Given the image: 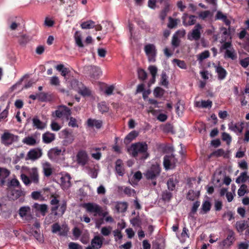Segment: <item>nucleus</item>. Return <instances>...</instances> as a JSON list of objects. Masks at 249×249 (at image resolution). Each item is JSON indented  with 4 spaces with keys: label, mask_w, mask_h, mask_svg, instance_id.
<instances>
[{
    "label": "nucleus",
    "mask_w": 249,
    "mask_h": 249,
    "mask_svg": "<svg viewBox=\"0 0 249 249\" xmlns=\"http://www.w3.org/2000/svg\"><path fill=\"white\" fill-rule=\"evenodd\" d=\"M147 149L148 146L145 142H137L132 144L128 149V151L132 157L136 158L140 155V159L144 160L149 155Z\"/></svg>",
    "instance_id": "1"
},
{
    "label": "nucleus",
    "mask_w": 249,
    "mask_h": 249,
    "mask_svg": "<svg viewBox=\"0 0 249 249\" xmlns=\"http://www.w3.org/2000/svg\"><path fill=\"white\" fill-rule=\"evenodd\" d=\"M144 50L146 54L148 56V60L150 62H155L157 49L155 45L153 44H148L144 46Z\"/></svg>",
    "instance_id": "2"
},
{
    "label": "nucleus",
    "mask_w": 249,
    "mask_h": 249,
    "mask_svg": "<svg viewBox=\"0 0 249 249\" xmlns=\"http://www.w3.org/2000/svg\"><path fill=\"white\" fill-rule=\"evenodd\" d=\"M160 169L158 165H152L150 169L147 170L144 174L148 179L155 180L160 174Z\"/></svg>",
    "instance_id": "3"
},
{
    "label": "nucleus",
    "mask_w": 249,
    "mask_h": 249,
    "mask_svg": "<svg viewBox=\"0 0 249 249\" xmlns=\"http://www.w3.org/2000/svg\"><path fill=\"white\" fill-rule=\"evenodd\" d=\"M71 114V111L69 108L65 106H60L58 107L57 109L52 113L53 117H56L57 118H61L63 115L66 116L68 118Z\"/></svg>",
    "instance_id": "4"
},
{
    "label": "nucleus",
    "mask_w": 249,
    "mask_h": 249,
    "mask_svg": "<svg viewBox=\"0 0 249 249\" xmlns=\"http://www.w3.org/2000/svg\"><path fill=\"white\" fill-rule=\"evenodd\" d=\"M178 160L173 154L165 155L164 157L163 165L166 170L174 168Z\"/></svg>",
    "instance_id": "5"
},
{
    "label": "nucleus",
    "mask_w": 249,
    "mask_h": 249,
    "mask_svg": "<svg viewBox=\"0 0 249 249\" xmlns=\"http://www.w3.org/2000/svg\"><path fill=\"white\" fill-rule=\"evenodd\" d=\"M18 136L13 134L5 132L1 136L2 142L6 145L11 144L14 142L18 141Z\"/></svg>",
    "instance_id": "6"
},
{
    "label": "nucleus",
    "mask_w": 249,
    "mask_h": 249,
    "mask_svg": "<svg viewBox=\"0 0 249 249\" xmlns=\"http://www.w3.org/2000/svg\"><path fill=\"white\" fill-rule=\"evenodd\" d=\"M84 207L86 209L87 211L89 213H96L94 214V216H96L97 214L99 215H101L102 208L98 205L92 203H85L84 204Z\"/></svg>",
    "instance_id": "7"
},
{
    "label": "nucleus",
    "mask_w": 249,
    "mask_h": 249,
    "mask_svg": "<svg viewBox=\"0 0 249 249\" xmlns=\"http://www.w3.org/2000/svg\"><path fill=\"white\" fill-rule=\"evenodd\" d=\"M234 234L232 231H229L226 239L220 243L219 246L222 249H224V248H227L232 244L235 240Z\"/></svg>",
    "instance_id": "8"
},
{
    "label": "nucleus",
    "mask_w": 249,
    "mask_h": 249,
    "mask_svg": "<svg viewBox=\"0 0 249 249\" xmlns=\"http://www.w3.org/2000/svg\"><path fill=\"white\" fill-rule=\"evenodd\" d=\"M202 29L201 25L198 23L195 26L191 33V36H188V38L189 40H198L200 39L201 36L200 30Z\"/></svg>",
    "instance_id": "9"
},
{
    "label": "nucleus",
    "mask_w": 249,
    "mask_h": 249,
    "mask_svg": "<svg viewBox=\"0 0 249 249\" xmlns=\"http://www.w3.org/2000/svg\"><path fill=\"white\" fill-rule=\"evenodd\" d=\"M42 154L41 149H33L28 152L26 160H35L40 158L42 156Z\"/></svg>",
    "instance_id": "10"
},
{
    "label": "nucleus",
    "mask_w": 249,
    "mask_h": 249,
    "mask_svg": "<svg viewBox=\"0 0 249 249\" xmlns=\"http://www.w3.org/2000/svg\"><path fill=\"white\" fill-rule=\"evenodd\" d=\"M77 163L82 165H85L88 161V157L86 152L81 151L78 153L77 155Z\"/></svg>",
    "instance_id": "11"
},
{
    "label": "nucleus",
    "mask_w": 249,
    "mask_h": 249,
    "mask_svg": "<svg viewBox=\"0 0 249 249\" xmlns=\"http://www.w3.org/2000/svg\"><path fill=\"white\" fill-rule=\"evenodd\" d=\"M63 134L64 136V139L63 141V143L65 145H68L72 142L74 138L72 134L69 132L67 130H64L62 131Z\"/></svg>",
    "instance_id": "12"
},
{
    "label": "nucleus",
    "mask_w": 249,
    "mask_h": 249,
    "mask_svg": "<svg viewBox=\"0 0 249 249\" xmlns=\"http://www.w3.org/2000/svg\"><path fill=\"white\" fill-rule=\"evenodd\" d=\"M103 238L99 236H95L91 240V246L95 249H99L102 247L103 245Z\"/></svg>",
    "instance_id": "13"
},
{
    "label": "nucleus",
    "mask_w": 249,
    "mask_h": 249,
    "mask_svg": "<svg viewBox=\"0 0 249 249\" xmlns=\"http://www.w3.org/2000/svg\"><path fill=\"white\" fill-rule=\"evenodd\" d=\"M23 195V192L20 189H12L8 193V197L11 199L16 200Z\"/></svg>",
    "instance_id": "14"
},
{
    "label": "nucleus",
    "mask_w": 249,
    "mask_h": 249,
    "mask_svg": "<svg viewBox=\"0 0 249 249\" xmlns=\"http://www.w3.org/2000/svg\"><path fill=\"white\" fill-rule=\"evenodd\" d=\"M10 173V172L8 169L0 167V182L1 186L4 184L5 179L9 176Z\"/></svg>",
    "instance_id": "15"
},
{
    "label": "nucleus",
    "mask_w": 249,
    "mask_h": 249,
    "mask_svg": "<svg viewBox=\"0 0 249 249\" xmlns=\"http://www.w3.org/2000/svg\"><path fill=\"white\" fill-rule=\"evenodd\" d=\"M87 124L89 127L95 126L97 129H100L102 126L103 122L100 120L89 118L87 121Z\"/></svg>",
    "instance_id": "16"
},
{
    "label": "nucleus",
    "mask_w": 249,
    "mask_h": 249,
    "mask_svg": "<svg viewBox=\"0 0 249 249\" xmlns=\"http://www.w3.org/2000/svg\"><path fill=\"white\" fill-rule=\"evenodd\" d=\"M215 71L218 74V78L219 80L224 79L227 75L226 71L221 66H215Z\"/></svg>",
    "instance_id": "17"
},
{
    "label": "nucleus",
    "mask_w": 249,
    "mask_h": 249,
    "mask_svg": "<svg viewBox=\"0 0 249 249\" xmlns=\"http://www.w3.org/2000/svg\"><path fill=\"white\" fill-rule=\"evenodd\" d=\"M30 178L35 183L37 184L39 181L38 174L36 168H32L29 172Z\"/></svg>",
    "instance_id": "18"
},
{
    "label": "nucleus",
    "mask_w": 249,
    "mask_h": 249,
    "mask_svg": "<svg viewBox=\"0 0 249 249\" xmlns=\"http://www.w3.org/2000/svg\"><path fill=\"white\" fill-rule=\"evenodd\" d=\"M18 38V43L22 46H25L32 39V36L26 34L21 35Z\"/></svg>",
    "instance_id": "19"
},
{
    "label": "nucleus",
    "mask_w": 249,
    "mask_h": 249,
    "mask_svg": "<svg viewBox=\"0 0 249 249\" xmlns=\"http://www.w3.org/2000/svg\"><path fill=\"white\" fill-rule=\"evenodd\" d=\"M44 175L46 177H49L52 174V168L51 164L48 162H45L42 164Z\"/></svg>",
    "instance_id": "20"
},
{
    "label": "nucleus",
    "mask_w": 249,
    "mask_h": 249,
    "mask_svg": "<svg viewBox=\"0 0 249 249\" xmlns=\"http://www.w3.org/2000/svg\"><path fill=\"white\" fill-rule=\"evenodd\" d=\"M43 141L46 143H49L53 141L55 139V135L49 132L45 133L42 136Z\"/></svg>",
    "instance_id": "21"
},
{
    "label": "nucleus",
    "mask_w": 249,
    "mask_h": 249,
    "mask_svg": "<svg viewBox=\"0 0 249 249\" xmlns=\"http://www.w3.org/2000/svg\"><path fill=\"white\" fill-rule=\"evenodd\" d=\"M34 208L36 210L40 211L43 216L46 214L48 210V206L45 204H39L36 203L34 204Z\"/></svg>",
    "instance_id": "22"
},
{
    "label": "nucleus",
    "mask_w": 249,
    "mask_h": 249,
    "mask_svg": "<svg viewBox=\"0 0 249 249\" xmlns=\"http://www.w3.org/2000/svg\"><path fill=\"white\" fill-rule=\"evenodd\" d=\"M211 208V203L208 200H205L203 202L202 207L201 208V211L200 213L201 214H205L207 213L208 212H209Z\"/></svg>",
    "instance_id": "23"
},
{
    "label": "nucleus",
    "mask_w": 249,
    "mask_h": 249,
    "mask_svg": "<svg viewBox=\"0 0 249 249\" xmlns=\"http://www.w3.org/2000/svg\"><path fill=\"white\" fill-rule=\"evenodd\" d=\"M33 125L38 129H43L45 124L37 117H35L33 120Z\"/></svg>",
    "instance_id": "24"
},
{
    "label": "nucleus",
    "mask_w": 249,
    "mask_h": 249,
    "mask_svg": "<svg viewBox=\"0 0 249 249\" xmlns=\"http://www.w3.org/2000/svg\"><path fill=\"white\" fill-rule=\"evenodd\" d=\"M22 142L28 145L34 146L36 144V140L33 136H28L22 140Z\"/></svg>",
    "instance_id": "25"
},
{
    "label": "nucleus",
    "mask_w": 249,
    "mask_h": 249,
    "mask_svg": "<svg viewBox=\"0 0 249 249\" xmlns=\"http://www.w3.org/2000/svg\"><path fill=\"white\" fill-rule=\"evenodd\" d=\"M84 69L85 71H89V73L93 76H95L98 74V73L96 74L95 72H98L100 71L99 68L94 66H86Z\"/></svg>",
    "instance_id": "26"
},
{
    "label": "nucleus",
    "mask_w": 249,
    "mask_h": 249,
    "mask_svg": "<svg viewBox=\"0 0 249 249\" xmlns=\"http://www.w3.org/2000/svg\"><path fill=\"white\" fill-rule=\"evenodd\" d=\"M138 135V133L136 131H133L130 132L125 138L124 142L125 143H128Z\"/></svg>",
    "instance_id": "27"
},
{
    "label": "nucleus",
    "mask_w": 249,
    "mask_h": 249,
    "mask_svg": "<svg viewBox=\"0 0 249 249\" xmlns=\"http://www.w3.org/2000/svg\"><path fill=\"white\" fill-rule=\"evenodd\" d=\"M71 177L70 174L67 173L64 176L61 178V183L66 187H69L71 186Z\"/></svg>",
    "instance_id": "28"
},
{
    "label": "nucleus",
    "mask_w": 249,
    "mask_h": 249,
    "mask_svg": "<svg viewBox=\"0 0 249 249\" xmlns=\"http://www.w3.org/2000/svg\"><path fill=\"white\" fill-rule=\"evenodd\" d=\"M122 161L119 159L116 161V171L119 176H122L124 174V169L122 166Z\"/></svg>",
    "instance_id": "29"
},
{
    "label": "nucleus",
    "mask_w": 249,
    "mask_h": 249,
    "mask_svg": "<svg viewBox=\"0 0 249 249\" xmlns=\"http://www.w3.org/2000/svg\"><path fill=\"white\" fill-rule=\"evenodd\" d=\"M74 39L76 44L80 48L84 47V44L82 41V36L79 31H76L74 34Z\"/></svg>",
    "instance_id": "30"
},
{
    "label": "nucleus",
    "mask_w": 249,
    "mask_h": 249,
    "mask_svg": "<svg viewBox=\"0 0 249 249\" xmlns=\"http://www.w3.org/2000/svg\"><path fill=\"white\" fill-rule=\"evenodd\" d=\"M224 57L231 58L232 60L235 59L236 58V54L234 49L232 48L230 50H226L225 52Z\"/></svg>",
    "instance_id": "31"
},
{
    "label": "nucleus",
    "mask_w": 249,
    "mask_h": 249,
    "mask_svg": "<svg viewBox=\"0 0 249 249\" xmlns=\"http://www.w3.org/2000/svg\"><path fill=\"white\" fill-rule=\"evenodd\" d=\"M249 178V176L247 175V172H244L241 173L240 175L236 179V182L238 184L241 182L244 183Z\"/></svg>",
    "instance_id": "32"
},
{
    "label": "nucleus",
    "mask_w": 249,
    "mask_h": 249,
    "mask_svg": "<svg viewBox=\"0 0 249 249\" xmlns=\"http://www.w3.org/2000/svg\"><path fill=\"white\" fill-rule=\"evenodd\" d=\"M115 208L118 212L123 213L126 211L127 205L126 202H120L116 204Z\"/></svg>",
    "instance_id": "33"
},
{
    "label": "nucleus",
    "mask_w": 249,
    "mask_h": 249,
    "mask_svg": "<svg viewBox=\"0 0 249 249\" xmlns=\"http://www.w3.org/2000/svg\"><path fill=\"white\" fill-rule=\"evenodd\" d=\"M94 24L95 22L93 21L89 20L82 22L81 24V27L83 29H91L94 27Z\"/></svg>",
    "instance_id": "34"
},
{
    "label": "nucleus",
    "mask_w": 249,
    "mask_h": 249,
    "mask_svg": "<svg viewBox=\"0 0 249 249\" xmlns=\"http://www.w3.org/2000/svg\"><path fill=\"white\" fill-rule=\"evenodd\" d=\"M177 182L176 179H174L173 178H170L167 182L168 189L170 191L174 190Z\"/></svg>",
    "instance_id": "35"
},
{
    "label": "nucleus",
    "mask_w": 249,
    "mask_h": 249,
    "mask_svg": "<svg viewBox=\"0 0 249 249\" xmlns=\"http://www.w3.org/2000/svg\"><path fill=\"white\" fill-rule=\"evenodd\" d=\"M199 195V192H195L193 190H190L188 191L187 194V198L190 200H194L196 197Z\"/></svg>",
    "instance_id": "36"
},
{
    "label": "nucleus",
    "mask_w": 249,
    "mask_h": 249,
    "mask_svg": "<svg viewBox=\"0 0 249 249\" xmlns=\"http://www.w3.org/2000/svg\"><path fill=\"white\" fill-rule=\"evenodd\" d=\"M168 76L165 71H162L161 75V85L166 88L168 87L169 82L167 80Z\"/></svg>",
    "instance_id": "37"
},
{
    "label": "nucleus",
    "mask_w": 249,
    "mask_h": 249,
    "mask_svg": "<svg viewBox=\"0 0 249 249\" xmlns=\"http://www.w3.org/2000/svg\"><path fill=\"white\" fill-rule=\"evenodd\" d=\"M30 211V208L28 206L21 207L19 210V214L21 217L26 216L27 213Z\"/></svg>",
    "instance_id": "38"
},
{
    "label": "nucleus",
    "mask_w": 249,
    "mask_h": 249,
    "mask_svg": "<svg viewBox=\"0 0 249 249\" xmlns=\"http://www.w3.org/2000/svg\"><path fill=\"white\" fill-rule=\"evenodd\" d=\"M165 90L160 87H157L154 90V94L156 97H160L164 93Z\"/></svg>",
    "instance_id": "39"
},
{
    "label": "nucleus",
    "mask_w": 249,
    "mask_h": 249,
    "mask_svg": "<svg viewBox=\"0 0 249 249\" xmlns=\"http://www.w3.org/2000/svg\"><path fill=\"white\" fill-rule=\"evenodd\" d=\"M229 128L230 129L235 132L238 131L239 133H242L243 129L242 126L240 127L238 126L236 124H233L232 123L229 124Z\"/></svg>",
    "instance_id": "40"
},
{
    "label": "nucleus",
    "mask_w": 249,
    "mask_h": 249,
    "mask_svg": "<svg viewBox=\"0 0 249 249\" xmlns=\"http://www.w3.org/2000/svg\"><path fill=\"white\" fill-rule=\"evenodd\" d=\"M199 103L198 102L196 104V106L198 107H202L203 108L211 107L212 105V102L210 100L207 101H202L201 105H199Z\"/></svg>",
    "instance_id": "41"
},
{
    "label": "nucleus",
    "mask_w": 249,
    "mask_h": 249,
    "mask_svg": "<svg viewBox=\"0 0 249 249\" xmlns=\"http://www.w3.org/2000/svg\"><path fill=\"white\" fill-rule=\"evenodd\" d=\"M173 62L176 63L178 67L182 69H186L187 68L186 65L184 61L180 60L178 59H174Z\"/></svg>",
    "instance_id": "42"
},
{
    "label": "nucleus",
    "mask_w": 249,
    "mask_h": 249,
    "mask_svg": "<svg viewBox=\"0 0 249 249\" xmlns=\"http://www.w3.org/2000/svg\"><path fill=\"white\" fill-rule=\"evenodd\" d=\"M178 19H174L171 17L169 18V23L168 24V27L170 29L175 28L178 24Z\"/></svg>",
    "instance_id": "43"
},
{
    "label": "nucleus",
    "mask_w": 249,
    "mask_h": 249,
    "mask_svg": "<svg viewBox=\"0 0 249 249\" xmlns=\"http://www.w3.org/2000/svg\"><path fill=\"white\" fill-rule=\"evenodd\" d=\"M248 227L244 221L237 222L236 223V228L239 231H243Z\"/></svg>",
    "instance_id": "44"
},
{
    "label": "nucleus",
    "mask_w": 249,
    "mask_h": 249,
    "mask_svg": "<svg viewBox=\"0 0 249 249\" xmlns=\"http://www.w3.org/2000/svg\"><path fill=\"white\" fill-rule=\"evenodd\" d=\"M99 110L102 113L107 112L108 108L105 102H101L98 105Z\"/></svg>",
    "instance_id": "45"
},
{
    "label": "nucleus",
    "mask_w": 249,
    "mask_h": 249,
    "mask_svg": "<svg viewBox=\"0 0 249 249\" xmlns=\"http://www.w3.org/2000/svg\"><path fill=\"white\" fill-rule=\"evenodd\" d=\"M180 40L178 39V36L176 34L173 35L172 39V45L174 47H178L180 44Z\"/></svg>",
    "instance_id": "46"
},
{
    "label": "nucleus",
    "mask_w": 249,
    "mask_h": 249,
    "mask_svg": "<svg viewBox=\"0 0 249 249\" xmlns=\"http://www.w3.org/2000/svg\"><path fill=\"white\" fill-rule=\"evenodd\" d=\"M172 197V194L167 191L163 192L162 195V199L164 201H169Z\"/></svg>",
    "instance_id": "47"
},
{
    "label": "nucleus",
    "mask_w": 249,
    "mask_h": 249,
    "mask_svg": "<svg viewBox=\"0 0 249 249\" xmlns=\"http://www.w3.org/2000/svg\"><path fill=\"white\" fill-rule=\"evenodd\" d=\"M79 93L83 96H89L91 94V91L87 88L79 89Z\"/></svg>",
    "instance_id": "48"
},
{
    "label": "nucleus",
    "mask_w": 249,
    "mask_h": 249,
    "mask_svg": "<svg viewBox=\"0 0 249 249\" xmlns=\"http://www.w3.org/2000/svg\"><path fill=\"white\" fill-rule=\"evenodd\" d=\"M148 70L150 71V73L152 75V77H153V79L156 78V76L158 71V69L155 66H150L148 67Z\"/></svg>",
    "instance_id": "49"
},
{
    "label": "nucleus",
    "mask_w": 249,
    "mask_h": 249,
    "mask_svg": "<svg viewBox=\"0 0 249 249\" xmlns=\"http://www.w3.org/2000/svg\"><path fill=\"white\" fill-rule=\"evenodd\" d=\"M20 178L22 181L26 185H28L31 183V179L26 175L22 174L20 175Z\"/></svg>",
    "instance_id": "50"
},
{
    "label": "nucleus",
    "mask_w": 249,
    "mask_h": 249,
    "mask_svg": "<svg viewBox=\"0 0 249 249\" xmlns=\"http://www.w3.org/2000/svg\"><path fill=\"white\" fill-rule=\"evenodd\" d=\"M139 78L144 80L147 77V73L142 69H140L138 71Z\"/></svg>",
    "instance_id": "51"
},
{
    "label": "nucleus",
    "mask_w": 249,
    "mask_h": 249,
    "mask_svg": "<svg viewBox=\"0 0 249 249\" xmlns=\"http://www.w3.org/2000/svg\"><path fill=\"white\" fill-rule=\"evenodd\" d=\"M222 138L223 141H226L228 144H230L231 141V138L229 134L223 132L222 135Z\"/></svg>",
    "instance_id": "52"
},
{
    "label": "nucleus",
    "mask_w": 249,
    "mask_h": 249,
    "mask_svg": "<svg viewBox=\"0 0 249 249\" xmlns=\"http://www.w3.org/2000/svg\"><path fill=\"white\" fill-rule=\"evenodd\" d=\"M199 206H200V202L199 201H196V202H195L193 203V206H192V208L191 209V212L190 213V215H191V214L195 213L196 212L198 208L199 207Z\"/></svg>",
    "instance_id": "53"
},
{
    "label": "nucleus",
    "mask_w": 249,
    "mask_h": 249,
    "mask_svg": "<svg viewBox=\"0 0 249 249\" xmlns=\"http://www.w3.org/2000/svg\"><path fill=\"white\" fill-rule=\"evenodd\" d=\"M247 186L245 184H242L238 190V195L240 196H243L246 192V189Z\"/></svg>",
    "instance_id": "54"
},
{
    "label": "nucleus",
    "mask_w": 249,
    "mask_h": 249,
    "mask_svg": "<svg viewBox=\"0 0 249 249\" xmlns=\"http://www.w3.org/2000/svg\"><path fill=\"white\" fill-rule=\"evenodd\" d=\"M231 43L230 42H225L221 47L220 50L221 52L223 50H230L231 49Z\"/></svg>",
    "instance_id": "55"
},
{
    "label": "nucleus",
    "mask_w": 249,
    "mask_h": 249,
    "mask_svg": "<svg viewBox=\"0 0 249 249\" xmlns=\"http://www.w3.org/2000/svg\"><path fill=\"white\" fill-rule=\"evenodd\" d=\"M209 55H210V53H209V51H205L199 54L198 59L200 61H202V60L208 58L209 56Z\"/></svg>",
    "instance_id": "56"
},
{
    "label": "nucleus",
    "mask_w": 249,
    "mask_h": 249,
    "mask_svg": "<svg viewBox=\"0 0 249 249\" xmlns=\"http://www.w3.org/2000/svg\"><path fill=\"white\" fill-rule=\"evenodd\" d=\"M240 64L243 68H247L249 65V57L241 60Z\"/></svg>",
    "instance_id": "57"
},
{
    "label": "nucleus",
    "mask_w": 249,
    "mask_h": 249,
    "mask_svg": "<svg viewBox=\"0 0 249 249\" xmlns=\"http://www.w3.org/2000/svg\"><path fill=\"white\" fill-rule=\"evenodd\" d=\"M60 81L59 80L57 76H53L51 78L50 80V84L52 85L58 86L59 85Z\"/></svg>",
    "instance_id": "58"
},
{
    "label": "nucleus",
    "mask_w": 249,
    "mask_h": 249,
    "mask_svg": "<svg viewBox=\"0 0 249 249\" xmlns=\"http://www.w3.org/2000/svg\"><path fill=\"white\" fill-rule=\"evenodd\" d=\"M68 231L69 229L67 226H63L62 227H61L60 231H59V234L61 236H66L67 235Z\"/></svg>",
    "instance_id": "59"
},
{
    "label": "nucleus",
    "mask_w": 249,
    "mask_h": 249,
    "mask_svg": "<svg viewBox=\"0 0 249 249\" xmlns=\"http://www.w3.org/2000/svg\"><path fill=\"white\" fill-rule=\"evenodd\" d=\"M52 231L53 233H56L57 232L60 231V230L61 229V227L57 223L53 224L52 226Z\"/></svg>",
    "instance_id": "60"
},
{
    "label": "nucleus",
    "mask_w": 249,
    "mask_h": 249,
    "mask_svg": "<svg viewBox=\"0 0 249 249\" xmlns=\"http://www.w3.org/2000/svg\"><path fill=\"white\" fill-rule=\"evenodd\" d=\"M222 203L220 201L215 200L214 203V209L216 211H219L221 210Z\"/></svg>",
    "instance_id": "61"
},
{
    "label": "nucleus",
    "mask_w": 249,
    "mask_h": 249,
    "mask_svg": "<svg viewBox=\"0 0 249 249\" xmlns=\"http://www.w3.org/2000/svg\"><path fill=\"white\" fill-rule=\"evenodd\" d=\"M225 153V151L223 149H218L216 151L213 152L212 155L216 156V157H219L223 155Z\"/></svg>",
    "instance_id": "62"
},
{
    "label": "nucleus",
    "mask_w": 249,
    "mask_h": 249,
    "mask_svg": "<svg viewBox=\"0 0 249 249\" xmlns=\"http://www.w3.org/2000/svg\"><path fill=\"white\" fill-rule=\"evenodd\" d=\"M72 233H73V236L75 238H78L80 236V235L81 234V231L79 230V229H78L77 227H75L73 229Z\"/></svg>",
    "instance_id": "63"
},
{
    "label": "nucleus",
    "mask_w": 249,
    "mask_h": 249,
    "mask_svg": "<svg viewBox=\"0 0 249 249\" xmlns=\"http://www.w3.org/2000/svg\"><path fill=\"white\" fill-rule=\"evenodd\" d=\"M81 248L82 247L80 245L74 242H71L69 244V249H79Z\"/></svg>",
    "instance_id": "64"
}]
</instances>
